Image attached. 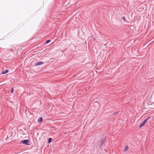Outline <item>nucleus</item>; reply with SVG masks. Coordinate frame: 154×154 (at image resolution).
Instances as JSON below:
<instances>
[{
    "label": "nucleus",
    "instance_id": "1",
    "mask_svg": "<svg viewBox=\"0 0 154 154\" xmlns=\"http://www.w3.org/2000/svg\"><path fill=\"white\" fill-rule=\"evenodd\" d=\"M149 118V117H148L141 124H140L139 127L140 128H141L147 122Z\"/></svg>",
    "mask_w": 154,
    "mask_h": 154
},
{
    "label": "nucleus",
    "instance_id": "2",
    "mask_svg": "<svg viewBox=\"0 0 154 154\" xmlns=\"http://www.w3.org/2000/svg\"><path fill=\"white\" fill-rule=\"evenodd\" d=\"M29 142V140H24L21 141V143L26 145H29L28 143Z\"/></svg>",
    "mask_w": 154,
    "mask_h": 154
},
{
    "label": "nucleus",
    "instance_id": "3",
    "mask_svg": "<svg viewBox=\"0 0 154 154\" xmlns=\"http://www.w3.org/2000/svg\"><path fill=\"white\" fill-rule=\"evenodd\" d=\"M43 63V62H39L36 63L35 64V66H38V65H40L42 64Z\"/></svg>",
    "mask_w": 154,
    "mask_h": 154
},
{
    "label": "nucleus",
    "instance_id": "4",
    "mask_svg": "<svg viewBox=\"0 0 154 154\" xmlns=\"http://www.w3.org/2000/svg\"><path fill=\"white\" fill-rule=\"evenodd\" d=\"M128 148H129V147L127 145H125V148L124 150V152H125V151H127L128 149Z\"/></svg>",
    "mask_w": 154,
    "mask_h": 154
},
{
    "label": "nucleus",
    "instance_id": "5",
    "mask_svg": "<svg viewBox=\"0 0 154 154\" xmlns=\"http://www.w3.org/2000/svg\"><path fill=\"white\" fill-rule=\"evenodd\" d=\"M8 72V69H6L4 71L2 72V74H6Z\"/></svg>",
    "mask_w": 154,
    "mask_h": 154
},
{
    "label": "nucleus",
    "instance_id": "6",
    "mask_svg": "<svg viewBox=\"0 0 154 154\" xmlns=\"http://www.w3.org/2000/svg\"><path fill=\"white\" fill-rule=\"evenodd\" d=\"M42 119H43L41 117L39 119H38V122H42Z\"/></svg>",
    "mask_w": 154,
    "mask_h": 154
},
{
    "label": "nucleus",
    "instance_id": "7",
    "mask_svg": "<svg viewBox=\"0 0 154 154\" xmlns=\"http://www.w3.org/2000/svg\"><path fill=\"white\" fill-rule=\"evenodd\" d=\"M104 142H105V140H102V141H101V145H103L104 143Z\"/></svg>",
    "mask_w": 154,
    "mask_h": 154
},
{
    "label": "nucleus",
    "instance_id": "8",
    "mask_svg": "<svg viewBox=\"0 0 154 154\" xmlns=\"http://www.w3.org/2000/svg\"><path fill=\"white\" fill-rule=\"evenodd\" d=\"M52 140V138H50L48 139V143H49L51 142V141Z\"/></svg>",
    "mask_w": 154,
    "mask_h": 154
},
{
    "label": "nucleus",
    "instance_id": "9",
    "mask_svg": "<svg viewBox=\"0 0 154 154\" xmlns=\"http://www.w3.org/2000/svg\"><path fill=\"white\" fill-rule=\"evenodd\" d=\"M14 89H13V88H12L11 89V93H13L14 92Z\"/></svg>",
    "mask_w": 154,
    "mask_h": 154
},
{
    "label": "nucleus",
    "instance_id": "10",
    "mask_svg": "<svg viewBox=\"0 0 154 154\" xmlns=\"http://www.w3.org/2000/svg\"><path fill=\"white\" fill-rule=\"evenodd\" d=\"M50 41H51V40H47L46 42L45 43H49V42H50Z\"/></svg>",
    "mask_w": 154,
    "mask_h": 154
},
{
    "label": "nucleus",
    "instance_id": "11",
    "mask_svg": "<svg viewBox=\"0 0 154 154\" xmlns=\"http://www.w3.org/2000/svg\"><path fill=\"white\" fill-rule=\"evenodd\" d=\"M122 19H123V20L125 21V18L124 17H122Z\"/></svg>",
    "mask_w": 154,
    "mask_h": 154
},
{
    "label": "nucleus",
    "instance_id": "12",
    "mask_svg": "<svg viewBox=\"0 0 154 154\" xmlns=\"http://www.w3.org/2000/svg\"><path fill=\"white\" fill-rule=\"evenodd\" d=\"M10 51H13V49H10Z\"/></svg>",
    "mask_w": 154,
    "mask_h": 154
}]
</instances>
